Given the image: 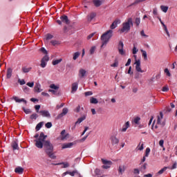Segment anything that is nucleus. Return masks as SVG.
Segmentation results:
<instances>
[{
    "mask_svg": "<svg viewBox=\"0 0 177 177\" xmlns=\"http://www.w3.org/2000/svg\"><path fill=\"white\" fill-rule=\"evenodd\" d=\"M162 91V92H168V91H169V88H168V86H163Z\"/></svg>",
    "mask_w": 177,
    "mask_h": 177,
    "instance_id": "obj_57",
    "label": "nucleus"
},
{
    "mask_svg": "<svg viewBox=\"0 0 177 177\" xmlns=\"http://www.w3.org/2000/svg\"><path fill=\"white\" fill-rule=\"evenodd\" d=\"M23 110L26 114H31V110L29 109L23 108Z\"/></svg>",
    "mask_w": 177,
    "mask_h": 177,
    "instance_id": "obj_47",
    "label": "nucleus"
},
{
    "mask_svg": "<svg viewBox=\"0 0 177 177\" xmlns=\"http://www.w3.org/2000/svg\"><path fill=\"white\" fill-rule=\"evenodd\" d=\"M61 21L62 23H65L66 24H70V21L68 20V17L66 15H62L60 17Z\"/></svg>",
    "mask_w": 177,
    "mask_h": 177,
    "instance_id": "obj_13",
    "label": "nucleus"
},
{
    "mask_svg": "<svg viewBox=\"0 0 177 177\" xmlns=\"http://www.w3.org/2000/svg\"><path fill=\"white\" fill-rule=\"evenodd\" d=\"M52 38H53V35H52L50 34H48L46 35V39H52Z\"/></svg>",
    "mask_w": 177,
    "mask_h": 177,
    "instance_id": "obj_64",
    "label": "nucleus"
},
{
    "mask_svg": "<svg viewBox=\"0 0 177 177\" xmlns=\"http://www.w3.org/2000/svg\"><path fill=\"white\" fill-rule=\"evenodd\" d=\"M48 62H49V56L46 55L41 59L40 66L41 68H45L46 67V64H48Z\"/></svg>",
    "mask_w": 177,
    "mask_h": 177,
    "instance_id": "obj_5",
    "label": "nucleus"
},
{
    "mask_svg": "<svg viewBox=\"0 0 177 177\" xmlns=\"http://www.w3.org/2000/svg\"><path fill=\"white\" fill-rule=\"evenodd\" d=\"M106 0H93V3L96 8L102 6Z\"/></svg>",
    "mask_w": 177,
    "mask_h": 177,
    "instance_id": "obj_9",
    "label": "nucleus"
},
{
    "mask_svg": "<svg viewBox=\"0 0 177 177\" xmlns=\"http://www.w3.org/2000/svg\"><path fill=\"white\" fill-rule=\"evenodd\" d=\"M133 174L139 175V174H140V169L139 170V169H134Z\"/></svg>",
    "mask_w": 177,
    "mask_h": 177,
    "instance_id": "obj_55",
    "label": "nucleus"
},
{
    "mask_svg": "<svg viewBox=\"0 0 177 177\" xmlns=\"http://www.w3.org/2000/svg\"><path fill=\"white\" fill-rule=\"evenodd\" d=\"M12 68H8L7 75H6L7 78H10V77H12Z\"/></svg>",
    "mask_w": 177,
    "mask_h": 177,
    "instance_id": "obj_31",
    "label": "nucleus"
},
{
    "mask_svg": "<svg viewBox=\"0 0 177 177\" xmlns=\"http://www.w3.org/2000/svg\"><path fill=\"white\" fill-rule=\"evenodd\" d=\"M111 67H118V61H115V62L111 65Z\"/></svg>",
    "mask_w": 177,
    "mask_h": 177,
    "instance_id": "obj_56",
    "label": "nucleus"
},
{
    "mask_svg": "<svg viewBox=\"0 0 177 177\" xmlns=\"http://www.w3.org/2000/svg\"><path fill=\"white\" fill-rule=\"evenodd\" d=\"M140 121V118L136 117V118L133 120V123H134V124H136L137 125H139Z\"/></svg>",
    "mask_w": 177,
    "mask_h": 177,
    "instance_id": "obj_40",
    "label": "nucleus"
},
{
    "mask_svg": "<svg viewBox=\"0 0 177 177\" xmlns=\"http://www.w3.org/2000/svg\"><path fill=\"white\" fill-rule=\"evenodd\" d=\"M85 120H86V115H84L81 118H79L77 119V121H76L75 124V125H77V124H81V122H82V121H85Z\"/></svg>",
    "mask_w": 177,
    "mask_h": 177,
    "instance_id": "obj_19",
    "label": "nucleus"
},
{
    "mask_svg": "<svg viewBox=\"0 0 177 177\" xmlns=\"http://www.w3.org/2000/svg\"><path fill=\"white\" fill-rule=\"evenodd\" d=\"M131 26H133L132 18H129L127 22L122 24V28L119 30L120 32H128L131 30Z\"/></svg>",
    "mask_w": 177,
    "mask_h": 177,
    "instance_id": "obj_3",
    "label": "nucleus"
},
{
    "mask_svg": "<svg viewBox=\"0 0 177 177\" xmlns=\"http://www.w3.org/2000/svg\"><path fill=\"white\" fill-rule=\"evenodd\" d=\"M38 118V115L37 113H33L30 115V120H36Z\"/></svg>",
    "mask_w": 177,
    "mask_h": 177,
    "instance_id": "obj_45",
    "label": "nucleus"
},
{
    "mask_svg": "<svg viewBox=\"0 0 177 177\" xmlns=\"http://www.w3.org/2000/svg\"><path fill=\"white\" fill-rule=\"evenodd\" d=\"M12 147L13 150H19V144H17V142L13 141L12 143Z\"/></svg>",
    "mask_w": 177,
    "mask_h": 177,
    "instance_id": "obj_26",
    "label": "nucleus"
},
{
    "mask_svg": "<svg viewBox=\"0 0 177 177\" xmlns=\"http://www.w3.org/2000/svg\"><path fill=\"white\" fill-rule=\"evenodd\" d=\"M45 127H46V128H48V129L52 128V122H47L45 124Z\"/></svg>",
    "mask_w": 177,
    "mask_h": 177,
    "instance_id": "obj_50",
    "label": "nucleus"
},
{
    "mask_svg": "<svg viewBox=\"0 0 177 177\" xmlns=\"http://www.w3.org/2000/svg\"><path fill=\"white\" fill-rule=\"evenodd\" d=\"M81 55L80 52H76L73 54V60H77L78 57H80Z\"/></svg>",
    "mask_w": 177,
    "mask_h": 177,
    "instance_id": "obj_29",
    "label": "nucleus"
},
{
    "mask_svg": "<svg viewBox=\"0 0 177 177\" xmlns=\"http://www.w3.org/2000/svg\"><path fill=\"white\" fill-rule=\"evenodd\" d=\"M95 17H96V13L95 12H91L87 16V21L91 23V21H92Z\"/></svg>",
    "mask_w": 177,
    "mask_h": 177,
    "instance_id": "obj_11",
    "label": "nucleus"
},
{
    "mask_svg": "<svg viewBox=\"0 0 177 177\" xmlns=\"http://www.w3.org/2000/svg\"><path fill=\"white\" fill-rule=\"evenodd\" d=\"M120 23H121L120 20H115L110 26L111 30H114V28H117V26H118Z\"/></svg>",
    "mask_w": 177,
    "mask_h": 177,
    "instance_id": "obj_15",
    "label": "nucleus"
},
{
    "mask_svg": "<svg viewBox=\"0 0 177 177\" xmlns=\"http://www.w3.org/2000/svg\"><path fill=\"white\" fill-rule=\"evenodd\" d=\"M149 154H150V149L147 147L145 150V157H149Z\"/></svg>",
    "mask_w": 177,
    "mask_h": 177,
    "instance_id": "obj_46",
    "label": "nucleus"
},
{
    "mask_svg": "<svg viewBox=\"0 0 177 177\" xmlns=\"http://www.w3.org/2000/svg\"><path fill=\"white\" fill-rule=\"evenodd\" d=\"M77 170H74L73 171H65L64 173H63L62 174V176L64 177V176H66V175H70L71 176H75V174H77Z\"/></svg>",
    "mask_w": 177,
    "mask_h": 177,
    "instance_id": "obj_12",
    "label": "nucleus"
},
{
    "mask_svg": "<svg viewBox=\"0 0 177 177\" xmlns=\"http://www.w3.org/2000/svg\"><path fill=\"white\" fill-rule=\"evenodd\" d=\"M129 128V122H127L122 129V132H127V129Z\"/></svg>",
    "mask_w": 177,
    "mask_h": 177,
    "instance_id": "obj_25",
    "label": "nucleus"
},
{
    "mask_svg": "<svg viewBox=\"0 0 177 177\" xmlns=\"http://www.w3.org/2000/svg\"><path fill=\"white\" fill-rule=\"evenodd\" d=\"M141 52L142 53V57H144L145 60H147V52L145 50H141Z\"/></svg>",
    "mask_w": 177,
    "mask_h": 177,
    "instance_id": "obj_36",
    "label": "nucleus"
},
{
    "mask_svg": "<svg viewBox=\"0 0 177 177\" xmlns=\"http://www.w3.org/2000/svg\"><path fill=\"white\" fill-rule=\"evenodd\" d=\"M46 138H48V136H45L44 132H41L39 135V138L34 140L35 142V145L37 149H44L49 158L56 160V156H55V153H53L55 149L53 144L50 143V140H46Z\"/></svg>",
    "mask_w": 177,
    "mask_h": 177,
    "instance_id": "obj_1",
    "label": "nucleus"
},
{
    "mask_svg": "<svg viewBox=\"0 0 177 177\" xmlns=\"http://www.w3.org/2000/svg\"><path fill=\"white\" fill-rule=\"evenodd\" d=\"M50 88L51 89H54V91H57L59 89V86H55V84H52L50 85Z\"/></svg>",
    "mask_w": 177,
    "mask_h": 177,
    "instance_id": "obj_37",
    "label": "nucleus"
},
{
    "mask_svg": "<svg viewBox=\"0 0 177 177\" xmlns=\"http://www.w3.org/2000/svg\"><path fill=\"white\" fill-rule=\"evenodd\" d=\"M95 50H96V47L93 46V47L90 49V55H93V53H95Z\"/></svg>",
    "mask_w": 177,
    "mask_h": 177,
    "instance_id": "obj_49",
    "label": "nucleus"
},
{
    "mask_svg": "<svg viewBox=\"0 0 177 177\" xmlns=\"http://www.w3.org/2000/svg\"><path fill=\"white\" fill-rule=\"evenodd\" d=\"M140 35H141L142 37H145V38H147V37H149L148 35H147L146 34H145V30H142V31L140 32Z\"/></svg>",
    "mask_w": 177,
    "mask_h": 177,
    "instance_id": "obj_62",
    "label": "nucleus"
},
{
    "mask_svg": "<svg viewBox=\"0 0 177 177\" xmlns=\"http://www.w3.org/2000/svg\"><path fill=\"white\" fill-rule=\"evenodd\" d=\"M118 172L120 175H122L125 172V166H119Z\"/></svg>",
    "mask_w": 177,
    "mask_h": 177,
    "instance_id": "obj_28",
    "label": "nucleus"
},
{
    "mask_svg": "<svg viewBox=\"0 0 177 177\" xmlns=\"http://www.w3.org/2000/svg\"><path fill=\"white\" fill-rule=\"evenodd\" d=\"M111 37H113V30H109L102 34L101 36V40L102 42V47L104 46V45H107V43L110 41Z\"/></svg>",
    "mask_w": 177,
    "mask_h": 177,
    "instance_id": "obj_2",
    "label": "nucleus"
},
{
    "mask_svg": "<svg viewBox=\"0 0 177 177\" xmlns=\"http://www.w3.org/2000/svg\"><path fill=\"white\" fill-rule=\"evenodd\" d=\"M160 116L158 117V120H157V124H161V120H162V113H160Z\"/></svg>",
    "mask_w": 177,
    "mask_h": 177,
    "instance_id": "obj_38",
    "label": "nucleus"
},
{
    "mask_svg": "<svg viewBox=\"0 0 177 177\" xmlns=\"http://www.w3.org/2000/svg\"><path fill=\"white\" fill-rule=\"evenodd\" d=\"M67 113H68V109L67 108H64L62 109V113H59L57 117H56V120H60V118H63V117H64V115H66L67 114Z\"/></svg>",
    "mask_w": 177,
    "mask_h": 177,
    "instance_id": "obj_8",
    "label": "nucleus"
},
{
    "mask_svg": "<svg viewBox=\"0 0 177 177\" xmlns=\"http://www.w3.org/2000/svg\"><path fill=\"white\" fill-rule=\"evenodd\" d=\"M24 172V169L21 167H17L15 169V173L21 175Z\"/></svg>",
    "mask_w": 177,
    "mask_h": 177,
    "instance_id": "obj_16",
    "label": "nucleus"
},
{
    "mask_svg": "<svg viewBox=\"0 0 177 177\" xmlns=\"http://www.w3.org/2000/svg\"><path fill=\"white\" fill-rule=\"evenodd\" d=\"M153 14L154 15V16H158V10L157 9V8L153 9Z\"/></svg>",
    "mask_w": 177,
    "mask_h": 177,
    "instance_id": "obj_48",
    "label": "nucleus"
},
{
    "mask_svg": "<svg viewBox=\"0 0 177 177\" xmlns=\"http://www.w3.org/2000/svg\"><path fill=\"white\" fill-rule=\"evenodd\" d=\"M26 85H27L28 86H29L30 88H32V87L34 86V82H28V83L26 84Z\"/></svg>",
    "mask_w": 177,
    "mask_h": 177,
    "instance_id": "obj_58",
    "label": "nucleus"
},
{
    "mask_svg": "<svg viewBox=\"0 0 177 177\" xmlns=\"http://www.w3.org/2000/svg\"><path fill=\"white\" fill-rule=\"evenodd\" d=\"M50 44H52V45H53V46H55V45H59V44H60V43L57 40H52L50 41Z\"/></svg>",
    "mask_w": 177,
    "mask_h": 177,
    "instance_id": "obj_44",
    "label": "nucleus"
},
{
    "mask_svg": "<svg viewBox=\"0 0 177 177\" xmlns=\"http://www.w3.org/2000/svg\"><path fill=\"white\" fill-rule=\"evenodd\" d=\"M84 95L85 96H92V95H93V93L92 91H86Z\"/></svg>",
    "mask_w": 177,
    "mask_h": 177,
    "instance_id": "obj_52",
    "label": "nucleus"
},
{
    "mask_svg": "<svg viewBox=\"0 0 177 177\" xmlns=\"http://www.w3.org/2000/svg\"><path fill=\"white\" fill-rule=\"evenodd\" d=\"M135 24H136L137 27H139V25L140 24V18L139 17L136 18Z\"/></svg>",
    "mask_w": 177,
    "mask_h": 177,
    "instance_id": "obj_41",
    "label": "nucleus"
},
{
    "mask_svg": "<svg viewBox=\"0 0 177 177\" xmlns=\"http://www.w3.org/2000/svg\"><path fill=\"white\" fill-rule=\"evenodd\" d=\"M145 145L144 144H141L140 143L137 146V149L140 150V151H142V150H143L145 149Z\"/></svg>",
    "mask_w": 177,
    "mask_h": 177,
    "instance_id": "obj_39",
    "label": "nucleus"
},
{
    "mask_svg": "<svg viewBox=\"0 0 177 177\" xmlns=\"http://www.w3.org/2000/svg\"><path fill=\"white\" fill-rule=\"evenodd\" d=\"M40 52H41V53H44V55H48V50H46V49H45V48L41 47L40 48Z\"/></svg>",
    "mask_w": 177,
    "mask_h": 177,
    "instance_id": "obj_42",
    "label": "nucleus"
},
{
    "mask_svg": "<svg viewBox=\"0 0 177 177\" xmlns=\"http://www.w3.org/2000/svg\"><path fill=\"white\" fill-rule=\"evenodd\" d=\"M48 92H51V93H53V95H57V91H56V90L49 89Z\"/></svg>",
    "mask_w": 177,
    "mask_h": 177,
    "instance_id": "obj_59",
    "label": "nucleus"
},
{
    "mask_svg": "<svg viewBox=\"0 0 177 177\" xmlns=\"http://www.w3.org/2000/svg\"><path fill=\"white\" fill-rule=\"evenodd\" d=\"M18 82H19V84H20L21 85H24V84H26V81H25L24 80H20V79H19V80H18Z\"/></svg>",
    "mask_w": 177,
    "mask_h": 177,
    "instance_id": "obj_51",
    "label": "nucleus"
},
{
    "mask_svg": "<svg viewBox=\"0 0 177 177\" xmlns=\"http://www.w3.org/2000/svg\"><path fill=\"white\" fill-rule=\"evenodd\" d=\"M34 90L35 92H37V93L42 92V89H41V84H39V82L36 83Z\"/></svg>",
    "mask_w": 177,
    "mask_h": 177,
    "instance_id": "obj_14",
    "label": "nucleus"
},
{
    "mask_svg": "<svg viewBox=\"0 0 177 177\" xmlns=\"http://www.w3.org/2000/svg\"><path fill=\"white\" fill-rule=\"evenodd\" d=\"M77 89H78V83L77 82L73 83L71 93H74V92H77Z\"/></svg>",
    "mask_w": 177,
    "mask_h": 177,
    "instance_id": "obj_20",
    "label": "nucleus"
},
{
    "mask_svg": "<svg viewBox=\"0 0 177 177\" xmlns=\"http://www.w3.org/2000/svg\"><path fill=\"white\" fill-rule=\"evenodd\" d=\"M23 90H24V92H28V91H30V88L28 87H27L26 86H23Z\"/></svg>",
    "mask_w": 177,
    "mask_h": 177,
    "instance_id": "obj_60",
    "label": "nucleus"
},
{
    "mask_svg": "<svg viewBox=\"0 0 177 177\" xmlns=\"http://www.w3.org/2000/svg\"><path fill=\"white\" fill-rule=\"evenodd\" d=\"M54 165H64L62 167V168H68V167H70V165L68 164V162H60V163H56L54 164Z\"/></svg>",
    "mask_w": 177,
    "mask_h": 177,
    "instance_id": "obj_22",
    "label": "nucleus"
},
{
    "mask_svg": "<svg viewBox=\"0 0 177 177\" xmlns=\"http://www.w3.org/2000/svg\"><path fill=\"white\" fill-rule=\"evenodd\" d=\"M138 50L136 48V47L134 46V47L133 48V52H132V53H133V55H136V54L138 53Z\"/></svg>",
    "mask_w": 177,
    "mask_h": 177,
    "instance_id": "obj_61",
    "label": "nucleus"
},
{
    "mask_svg": "<svg viewBox=\"0 0 177 177\" xmlns=\"http://www.w3.org/2000/svg\"><path fill=\"white\" fill-rule=\"evenodd\" d=\"M134 64H136V70L138 73H145V71L142 70L140 67V59H136Z\"/></svg>",
    "mask_w": 177,
    "mask_h": 177,
    "instance_id": "obj_6",
    "label": "nucleus"
},
{
    "mask_svg": "<svg viewBox=\"0 0 177 177\" xmlns=\"http://www.w3.org/2000/svg\"><path fill=\"white\" fill-rule=\"evenodd\" d=\"M12 99H14L17 103H21V102H25V104H27V101L24 100V98L19 99L18 97L14 96L12 97Z\"/></svg>",
    "mask_w": 177,
    "mask_h": 177,
    "instance_id": "obj_17",
    "label": "nucleus"
},
{
    "mask_svg": "<svg viewBox=\"0 0 177 177\" xmlns=\"http://www.w3.org/2000/svg\"><path fill=\"white\" fill-rule=\"evenodd\" d=\"M102 162L104 165H113V162L104 159H102Z\"/></svg>",
    "mask_w": 177,
    "mask_h": 177,
    "instance_id": "obj_24",
    "label": "nucleus"
},
{
    "mask_svg": "<svg viewBox=\"0 0 177 177\" xmlns=\"http://www.w3.org/2000/svg\"><path fill=\"white\" fill-rule=\"evenodd\" d=\"M117 135H118V133L117 131H115L113 133L111 134L110 137L111 142L113 146L118 145V143H120V140L117 138Z\"/></svg>",
    "mask_w": 177,
    "mask_h": 177,
    "instance_id": "obj_4",
    "label": "nucleus"
},
{
    "mask_svg": "<svg viewBox=\"0 0 177 177\" xmlns=\"http://www.w3.org/2000/svg\"><path fill=\"white\" fill-rule=\"evenodd\" d=\"M31 70V68H22L23 73H30V71Z\"/></svg>",
    "mask_w": 177,
    "mask_h": 177,
    "instance_id": "obj_43",
    "label": "nucleus"
},
{
    "mask_svg": "<svg viewBox=\"0 0 177 177\" xmlns=\"http://www.w3.org/2000/svg\"><path fill=\"white\" fill-rule=\"evenodd\" d=\"M160 9L164 13H167L168 12L169 7L167 6H160Z\"/></svg>",
    "mask_w": 177,
    "mask_h": 177,
    "instance_id": "obj_33",
    "label": "nucleus"
},
{
    "mask_svg": "<svg viewBox=\"0 0 177 177\" xmlns=\"http://www.w3.org/2000/svg\"><path fill=\"white\" fill-rule=\"evenodd\" d=\"M73 142L64 143L62 145V149H70V147H73Z\"/></svg>",
    "mask_w": 177,
    "mask_h": 177,
    "instance_id": "obj_18",
    "label": "nucleus"
},
{
    "mask_svg": "<svg viewBox=\"0 0 177 177\" xmlns=\"http://www.w3.org/2000/svg\"><path fill=\"white\" fill-rule=\"evenodd\" d=\"M146 168H147V163H144V164L140 167V172H142V173L146 172Z\"/></svg>",
    "mask_w": 177,
    "mask_h": 177,
    "instance_id": "obj_23",
    "label": "nucleus"
},
{
    "mask_svg": "<svg viewBox=\"0 0 177 177\" xmlns=\"http://www.w3.org/2000/svg\"><path fill=\"white\" fill-rule=\"evenodd\" d=\"M86 75V71H85L84 69L81 68L79 71V75L81 78H83V77H85Z\"/></svg>",
    "mask_w": 177,
    "mask_h": 177,
    "instance_id": "obj_21",
    "label": "nucleus"
},
{
    "mask_svg": "<svg viewBox=\"0 0 177 177\" xmlns=\"http://www.w3.org/2000/svg\"><path fill=\"white\" fill-rule=\"evenodd\" d=\"M167 169L168 167H163L158 172V175H162V174H164V172H165V171H167Z\"/></svg>",
    "mask_w": 177,
    "mask_h": 177,
    "instance_id": "obj_32",
    "label": "nucleus"
},
{
    "mask_svg": "<svg viewBox=\"0 0 177 177\" xmlns=\"http://www.w3.org/2000/svg\"><path fill=\"white\" fill-rule=\"evenodd\" d=\"M35 109L37 113H39V109H41V105H35Z\"/></svg>",
    "mask_w": 177,
    "mask_h": 177,
    "instance_id": "obj_53",
    "label": "nucleus"
},
{
    "mask_svg": "<svg viewBox=\"0 0 177 177\" xmlns=\"http://www.w3.org/2000/svg\"><path fill=\"white\" fill-rule=\"evenodd\" d=\"M165 73L167 74V77H171V73H169V70H168V68L165 69Z\"/></svg>",
    "mask_w": 177,
    "mask_h": 177,
    "instance_id": "obj_54",
    "label": "nucleus"
},
{
    "mask_svg": "<svg viewBox=\"0 0 177 177\" xmlns=\"http://www.w3.org/2000/svg\"><path fill=\"white\" fill-rule=\"evenodd\" d=\"M43 122H40L39 123H38L35 127V129L37 131H39L41 128H42V125H43Z\"/></svg>",
    "mask_w": 177,
    "mask_h": 177,
    "instance_id": "obj_34",
    "label": "nucleus"
},
{
    "mask_svg": "<svg viewBox=\"0 0 177 177\" xmlns=\"http://www.w3.org/2000/svg\"><path fill=\"white\" fill-rule=\"evenodd\" d=\"M90 103L91 104H97V103H99V101H97V99H96L93 97H91L90 99Z\"/></svg>",
    "mask_w": 177,
    "mask_h": 177,
    "instance_id": "obj_27",
    "label": "nucleus"
},
{
    "mask_svg": "<svg viewBox=\"0 0 177 177\" xmlns=\"http://www.w3.org/2000/svg\"><path fill=\"white\" fill-rule=\"evenodd\" d=\"M39 113L41 115L42 117H46V118H50V113L48 111H39Z\"/></svg>",
    "mask_w": 177,
    "mask_h": 177,
    "instance_id": "obj_10",
    "label": "nucleus"
},
{
    "mask_svg": "<svg viewBox=\"0 0 177 177\" xmlns=\"http://www.w3.org/2000/svg\"><path fill=\"white\" fill-rule=\"evenodd\" d=\"M95 175H97V176L100 175V169H95Z\"/></svg>",
    "mask_w": 177,
    "mask_h": 177,
    "instance_id": "obj_63",
    "label": "nucleus"
},
{
    "mask_svg": "<svg viewBox=\"0 0 177 177\" xmlns=\"http://www.w3.org/2000/svg\"><path fill=\"white\" fill-rule=\"evenodd\" d=\"M62 62H63L62 59H55V60L53 61L52 64L53 66H56V65L59 64V63H62Z\"/></svg>",
    "mask_w": 177,
    "mask_h": 177,
    "instance_id": "obj_30",
    "label": "nucleus"
},
{
    "mask_svg": "<svg viewBox=\"0 0 177 177\" xmlns=\"http://www.w3.org/2000/svg\"><path fill=\"white\" fill-rule=\"evenodd\" d=\"M176 167H177L176 162H174L171 167V166L167 167L168 169H176Z\"/></svg>",
    "mask_w": 177,
    "mask_h": 177,
    "instance_id": "obj_35",
    "label": "nucleus"
},
{
    "mask_svg": "<svg viewBox=\"0 0 177 177\" xmlns=\"http://www.w3.org/2000/svg\"><path fill=\"white\" fill-rule=\"evenodd\" d=\"M118 49L120 55L122 56L125 55V51L124 50V43L122 41L119 42Z\"/></svg>",
    "mask_w": 177,
    "mask_h": 177,
    "instance_id": "obj_7",
    "label": "nucleus"
}]
</instances>
